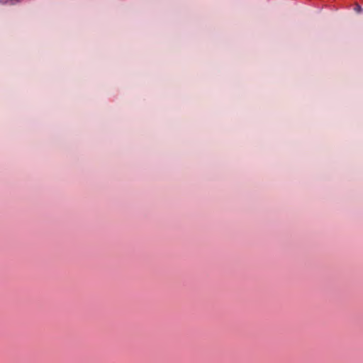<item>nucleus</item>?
Wrapping results in <instances>:
<instances>
[{"label":"nucleus","instance_id":"obj_2","mask_svg":"<svg viewBox=\"0 0 363 363\" xmlns=\"http://www.w3.org/2000/svg\"><path fill=\"white\" fill-rule=\"evenodd\" d=\"M22 0H7L6 2H9L11 4H14L16 2H20Z\"/></svg>","mask_w":363,"mask_h":363},{"label":"nucleus","instance_id":"obj_1","mask_svg":"<svg viewBox=\"0 0 363 363\" xmlns=\"http://www.w3.org/2000/svg\"><path fill=\"white\" fill-rule=\"evenodd\" d=\"M354 10L357 12V13H360L361 11H362V8L358 4H356L355 7H354Z\"/></svg>","mask_w":363,"mask_h":363}]
</instances>
